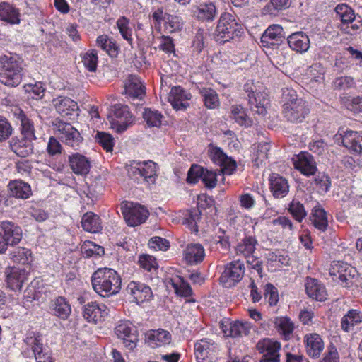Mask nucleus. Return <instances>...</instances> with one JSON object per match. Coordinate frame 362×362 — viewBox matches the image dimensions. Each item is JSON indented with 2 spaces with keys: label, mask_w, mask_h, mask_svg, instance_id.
I'll return each mask as SVG.
<instances>
[{
  "label": "nucleus",
  "mask_w": 362,
  "mask_h": 362,
  "mask_svg": "<svg viewBox=\"0 0 362 362\" xmlns=\"http://www.w3.org/2000/svg\"><path fill=\"white\" fill-rule=\"evenodd\" d=\"M93 290L103 298L116 295L122 288V278L113 269L104 267L97 269L91 276Z\"/></svg>",
  "instance_id": "obj_1"
},
{
  "label": "nucleus",
  "mask_w": 362,
  "mask_h": 362,
  "mask_svg": "<svg viewBox=\"0 0 362 362\" xmlns=\"http://www.w3.org/2000/svg\"><path fill=\"white\" fill-rule=\"evenodd\" d=\"M282 100L283 116L291 123L302 122L310 112L308 103L303 99L298 98L296 91L292 88L282 89Z\"/></svg>",
  "instance_id": "obj_2"
},
{
  "label": "nucleus",
  "mask_w": 362,
  "mask_h": 362,
  "mask_svg": "<svg viewBox=\"0 0 362 362\" xmlns=\"http://www.w3.org/2000/svg\"><path fill=\"white\" fill-rule=\"evenodd\" d=\"M244 34V27L240 19L235 15L223 13L214 33V39L220 44H224L235 38H240Z\"/></svg>",
  "instance_id": "obj_3"
},
{
  "label": "nucleus",
  "mask_w": 362,
  "mask_h": 362,
  "mask_svg": "<svg viewBox=\"0 0 362 362\" xmlns=\"http://www.w3.org/2000/svg\"><path fill=\"white\" fill-rule=\"evenodd\" d=\"M23 62L16 54L0 56V82L8 87H17L24 74Z\"/></svg>",
  "instance_id": "obj_4"
},
{
  "label": "nucleus",
  "mask_w": 362,
  "mask_h": 362,
  "mask_svg": "<svg viewBox=\"0 0 362 362\" xmlns=\"http://www.w3.org/2000/svg\"><path fill=\"white\" fill-rule=\"evenodd\" d=\"M127 171L130 179L137 183H155L157 177V164L152 160H133L127 165Z\"/></svg>",
  "instance_id": "obj_5"
},
{
  "label": "nucleus",
  "mask_w": 362,
  "mask_h": 362,
  "mask_svg": "<svg viewBox=\"0 0 362 362\" xmlns=\"http://www.w3.org/2000/svg\"><path fill=\"white\" fill-rule=\"evenodd\" d=\"M23 342L27 346V351H25V353L28 352V357L34 356L36 362H54L51 353L44 347L40 332L28 331Z\"/></svg>",
  "instance_id": "obj_6"
},
{
  "label": "nucleus",
  "mask_w": 362,
  "mask_h": 362,
  "mask_svg": "<svg viewBox=\"0 0 362 362\" xmlns=\"http://www.w3.org/2000/svg\"><path fill=\"white\" fill-rule=\"evenodd\" d=\"M108 119L112 129L117 133H122L133 124V115L127 105L121 103L111 107Z\"/></svg>",
  "instance_id": "obj_7"
},
{
  "label": "nucleus",
  "mask_w": 362,
  "mask_h": 362,
  "mask_svg": "<svg viewBox=\"0 0 362 362\" xmlns=\"http://www.w3.org/2000/svg\"><path fill=\"white\" fill-rule=\"evenodd\" d=\"M208 155L214 164L221 168L218 169L220 175L224 174L230 175L236 171V161L231 157L228 156L221 148L213 144H209L208 146Z\"/></svg>",
  "instance_id": "obj_8"
},
{
  "label": "nucleus",
  "mask_w": 362,
  "mask_h": 362,
  "mask_svg": "<svg viewBox=\"0 0 362 362\" xmlns=\"http://www.w3.org/2000/svg\"><path fill=\"white\" fill-rule=\"evenodd\" d=\"M334 142L341 144L350 151L356 154L362 153V132L340 127L334 136Z\"/></svg>",
  "instance_id": "obj_9"
},
{
  "label": "nucleus",
  "mask_w": 362,
  "mask_h": 362,
  "mask_svg": "<svg viewBox=\"0 0 362 362\" xmlns=\"http://www.w3.org/2000/svg\"><path fill=\"white\" fill-rule=\"evenodd\" d=\"M115 333L127 350L133 351L137 346L139 332L129 320L120 321L115 328Z\"/></svg>",
  "instance_id": "obj_10"
},
{
  "label": "nucleus",
  "mask_w": 362,
  "mask_h": 362,
  "mask_svg": "<svg viewBox=\"0 0 362 362\" xmlns=\"http://www.w3.org/2000/svg\"><path fill=\"white\" fill-rule=\"evenodd\" d=\"M121 211L129 226H136L144 223L149 216L146 208L133 202L122 203Z\"/></svg>",
  "instance_id": "obj_11"
},
{
  "label": "nucleus",
  "mask_w": 362,
  "mask_h": 362,
  "mask_svg": "<svg viewBox=\"0 0 362 362\" xmlns=\"http://www.w3.org/2000/svg\"><path fill=\"white\" fill-rule=\"evenodd\" d=\"M57 135L62 142L74 148H77L83 139L80 132L70 123L59 120L54 124Z\"/></svg>",
  "instance_id": "obj_12"
},
{
  "label": "nucleus",
  "mask_w": 362,
  "mask_h": 362,
  "mask_svg": "<svg viewBox=\"0 0 362 362\" xmlns=\"http://www.w3.org/2000/svg\"><path fill=\"white\" fill-rule=\"evenodd\" d=\"M244 274V263L240 260L233 261L224 266L220 279L225 287H232L242 280Z\"/></svg>",
  "instance_id": "obj_13"
},
{
  "label": "nucleus",
  "mask_w": 362,
  "mask_h": 362,
  "mask_svg": "<svg viewBox=\"0 0 362 362\" xmlns=\"http://www.w3.org/2000/svg\"><path fill=\"white\" fill-rule=\"evenodd\" d=\"M219 351L218 344L212 339L204 338L194 344V355L197 362L211 361Z\"/></svg>",
  "instance_id": "obj_14"
},
{
  "label": "nucleus",
  "mask_w": 362,
  "mask_h": 362,
  "mask_svg": "<svg viewBox=\"0 0 362 362\" xmlns=\"http://www.w3.org/2000/svg\"><path fill=\"white\" fill-rule=\"evenodd\" d=\"M257 349L262 356L259 362H279L281 344L277 341L271 339H263L259 340L257 345Z\"/></svg>",
  "instance_id": "obj_15"
},
{
  "label": "nucleus",
  "mask_w": 362,
  "mask_h": 362,
  "mask_svg": "<svg viewBox=\"0 0 362 362\" xmlns=\"http://www.w3.org/2000/svg\"><path fill=\"white\" fill-rule=\"evenodd\" d=\"M126 291L138 305L149 302L153 298L151 288L140 281H130L126 288Z\"/></svg>",
  "instance_id": "obj_16"
},
{
  "label": "nucleus",
  "mask_w": 362,
  "mask_h": 362,
  "mask_svg": "<svg viewBox=\"0 0 362 362\" xmlns=\"http://www.w3.org/2000/svg\"><path fill=\"white\" fill-rule=\"evenodd\" d=\"M283 28L278 24L269 25L262 35L260 42L262 47L276 49L285 39Z\"/></svg>",
  "instance_id": "obj_17"
},
{
  "label": "nucleus",
  "mask_w": 362,
  "mask_h": 362,
  "mask_svg": "<svg viewBox=\"0 0 362 362\" xmlns=\"http://www.w3.org/2000/svg\"><path fill=\"white\" fill-rule=\"evenodd\" d=\"M7 286L12 291H21L23 284L28 281L29 272L25 269L8 267L5 271Z\"/></svg>",
  "instance_id": "obj_18"
},
{
  "label": "nucleus",
  "mask_w": 362,
  "mask_h": 362,
  "mask_svg": "<svg viewBox=\"0 0 362 362\" xmlns=\"http://www.w3.org/2000/svg\"><path fill=\"white\" fill-rule=\"evenodd\" d=\"M57 112L62 117L75 119L79 115V107L76 102L69 97L59 96L52 100Z\"/></svg>",
  "instance_id": "obj_19"
},
{
  "label": "nucleus",
  "mask_w": 362,
  "mask_h": 362,
  "mask_svg": "<svg viewBox=\"0 0 362 362\" xmlns=\"http://www.w3.org/2000/svg\"><path fill=\"white\" fill-rule=\"evenodd\" d=\"M352 272H356L354 268L340 261L334 262L329 271L330 275L337 278L344 286H349L351 278L354 276Z\"/></svg>",
  "instance_id": "obj_20"
},
{
  "label": "nucleus",
  "mask_w": 362,
  "mask_h": 362,
  "mask_svg": "<svg viewBox=\"0 0 362 362\" xmlns=\"http://www.w3.org/2000/svg\"><path fill=\"white\" fill-rule=\"evenodd\" d=\"M293 160L294 168L304 175H315L317 168L313 157L309 153L302 152Z\"/></svg>",
  "instance_id": "obj_21"
},
{
  "label": "nucleus",
  "mask_w": 362,
  "mask_h": 362,
  "mask_svg": "<svg viewBox=\"0 0 362 362\" xmlns=\"http://www.w3.org/2000/svg\"><path fill=\"white\" fill-rule=\"evenodd\" d=\"M107 306L99 304L96 301H91L83 306V316L89 322L97 323L104 320L107 315Z\"/></svg>",
  "instance_id": "obj_22"
},
{
  "label": "nucleus",
  "mask_w": 362,
  "mask_h": 362,
  "mask_svg": "<svg viewBox=\"0 0 362 362\" xmlns=\"http://www.w3.org/2000/svg\"><path fill=\"white\" fill-rule=\"evenodd\" d=\"M192 98L191 94L180 86L171 88L168 100L176 110H182L189 106L188 100Z\"/></svg>",
  "instance_id": "obj_23"
},
{
  "label": "nucleus",
  "mask_w": 362,
  "mask_h": 362,
  "mask_svg": "<svg viewBox=\"0 0 362 362\" xmlns=\"http://www.w3.org/2000/svg\"><path fill=\"white\" fill-rule=\"evenodd\" d=\"M307 354L313 358H319L325 348L321 336L316 333H308L303 337Z\"/></svg>",
  "instance_id": "obj_24"
},
{
  "label": "nucleus",
  "mask_w": 362,
  "mask_h": 362,
  "mask_svg": "<svg viewBox=\"0 0 362 362\" xmlns=\"http://www.w3.org/2000/svg\"><path fill=\"white\" fill-rule=\"evenodd\" d=\"M33 140L16 136L9 141L11 151L21 158H26L33 153Z\"/></svg>",
  "instance_id": "obj_25"
},
{
  "label": "nucleus",
  "mask_w": 362,
  "mask_h": 362,
  "mask_svg": "<svg viewBox=\"0 0 362 362\" xmlns=\"http://www.w3.org/2000/svg\"><path fill=\"white\" fill-rule=\"evenodd\" d=\"M269 189L274 198L281 199L285 197L289 192L288 180L283 176L272 173L270 175Z\"/></svg>",
  "instance_id": "obj_26"
},
{
  "label": "nucleus",
  "mask_w": 362,
  "mask_h": 362,
  "mask_svg": "<svg viewBox=\"0 0 362 362\" xmlns=\"http://www.w3.org/2000/svg\"><path fill=\"white\" fill-rule=\"evenodd\" d=\"M183 255L189 264L197 265L202 263L206 257L205 249L200 243H190L183 250Z\"/></svg>",
  "instance_id": "obj_27"
},
{
  "label": "nucleus",
  "mask_w": 362,
  "mask_h": 362,
  "mask_svg": "<svg viewBox=\"0 0 362 362\" xmlns=\"http://www.w3.org/2000/svg\"><path fill=\"white\" fill-rule=\"evenodd\" d=\"M0 228L3 230L2 236L8 242V245L18 244L22 239V230L16 223L8 221H0Z\"/></svg>",
  "instance_id": "obj_28"
},
{
  "label": "nucleus",
  "mask_w": 362,
  "mask_h": 362,
  "mask_svg": "<svg viewBox=\"0 0 362 362\" xmlns=\"http://www.w3.org/2000/svg\"><path fill=\"white\" fill-rule=\"evenodd\" d=\"M146 341L153 348L160 347L171 343V334L163 329H151L146 334Z\"/></svg>",
  "instance_id": "obj_29"
},
{
  "label": "nucleus",
  "mask_w": 362,
  "mask_h": 362,
  "mask_svg": "<svg viewBox=\"0 0 362 362\" xmlns=\"http://www.w3.org/2000/svg\"><path fill=\"white\" fill-rule=\"evenodd\" d=\"M0 21L9 25H18L21 23L19 8L7 1L0 2Z\"/></svg>",
  "instance_id": "obj_30"
},
{
  "label": "nucleus",
  "mask_w": 362,
  "mask_h": 362,
  "mask_svg": "<svg viewBox=\"0 0 362 362\" xmlns=\"http://www.w3.org/2000/svg\"><path fill=\"white\" fill-rule=\"evenodd\" d=\"M145 87L136 75H129L124 84L125 94L132 99L141 100L145 95Z\"/></svg>",
  "instance_id": "obj_31"
},
{
  "label": "nucleus",
  "mask_w": 362,
  "mask_h": 362,
  "mask_svg": "<svg viewBox=\"0 0 362 362\" xmlns=\"http://www.w3.org/2000/svg\"><path fill=\"white\" fill-rule=\"evenodd\" d=\"M289 47L297 53H305L310 47V39L306 33L298 31L291 34L287 37Z\"/></svg>",
  "instance_id": "obj_32"
},
{
  "label": "nucleus",
  "mask_w": 362,
  "mask_h": 362,
  "mask_svg": "<svg viewBox=\"0 0 362 362\" xmlns=\"http://www.w3.org/2000/svg\"><path fill=\"white\" fill-rule=\"evenodd\" d=\"M197 89L205 107L214 110L220 107L219 96L214 89L203 84L198 86Z\"/></svg>",
  "instance_id": "obj_33"
},
{
  "label": "nucleus",
  "mask_w": 362,
  "mask_h": 362,
  "mask_svg": "<svg viewBox=\"0 0 362 362\" xmlns=\"http://www.w3.org/2000/svg\"><path fill=\"white\" fill-rule=\"evenodd\" d=\"M309 218L312 225L319 231L325 232L327 230V213L318 202L313 207Z\"/></svg>",
  "instance_id": "obj_34"
},
{
  "label": "nucleus",
  "mask_w": 362,
  "mask_h": 362,
  "mask_svg": "<svg viewBox=\"0 0 362 362\" xmlns=\"http://www.w3.org/2000/svg\"><path fill=\"white\" fill-rule=\"evenodd\" d=\"M305 291L308 296L317 301L327 299V291L325 286L317 279L307 277L305 282Z\"/></svg>",
  "instance_id": "obj_35"
},
{
  "label": "nucleus",
  "mask_w": 362,
  "mask_h": 362,
  "mask_svg": "<svg viewBox=\"0 0 362 362\" xmlns=\"http://www.w3.org/2000/svg\"><path fill=\"white\" fill-rule=\"evenodd\" d=\"M69 165L74 173L76 175H86L90 169V163L85 156L75 153L69 156Z\"/></svg>",
  "instance_id": "obj_36"
},
{
  "label": "nucleus",
  "mask_w": 362,
  "mask_h": 362,
  "mask_svg": "<svg viewBox=\"0 0 362 362\" xmlns=\"http://www.w3.org/2000/svg\"><path fill=\"white\" fill-rule=\"evenodd\" d=\"M250 110L254 114L264 116L267 114V105L269 99L264 93L260 91L255 92L253 95L250 96L247 99Z\"/></svg>",
  "instance_id": "obj_37"
},
{
  "label": "nucleus",
  "mask_w": 362,
  "mask_h": 362,
  "mask_svg": "<svg viewBox=\"0 0 362 362\" xmlns=\"http://www.w3.org/2000/svg\"><path fill=\"white\" fill-rule=\"evenodd\" d=\"M194 16L202 22H211L217 15V9L212 2L200 4L194 10Z\"/></svg>",
  "instance_id": "obj_38"
},
{
  "label": "nucleus",
  "mask_w": 362,
  "mask_h": 362,
  "mask_svg": "<svg viewBox=\"0 0 362 362\" xmlns=\"http://www.w3.org/2000/svg\"><path fill=\"white\" fill-rule=\"evenodd\" d=\"M11 196L22 199H26L32 194L30 185L22 180L11 181L8 185Z\"/></svg>",
  "instance_id": "obj_39"
},
{
  "label": "nucleus",
  "mask_w": 362,
  "mask_h": 362,
  "mask_svg": "<svg viewBox=\"0 0 362 362\" xmlns=\"http://www.w3.org/2000/svg\"><path fill=\"white\" fill-rule=\"evenodd\" d=\"M9 259L15 264L29 265L33 262V253L30 249L23 247L13 248L9 252Z\"/></svg>",
  "instance_id": "obj_40"
},
{
  "label": "nucleus",
  "mask_w": 362,
  "mask_h": 362,
  "mask_svg": "<svg viewBox=\"0 0 362 362\" xmlns=\"http://www.w3.org/2000/svg\"><path fill=\"white\" fill-rule=\"evenodd\" d=\"M362 322V313L356 309L349 310L341 320V327L346 332L354 330V327Z\"/></svg>",
  "instance_id": "obj_41"
},
{
  "label": "nucleus",
  "mask_w": 362,
  "mask_h": 362,
  "mask_svg": "<svg viewBox=\"0 0 362 362\" xmlns=\"http://www.w3.org/2000/svg\"><path fill=\"white\" fill-rule=\"evenodd\" d=\"M81 226L84 230L91 233H98L103 228L100 217L91 211L86 212L83 214L81 220Z\"/></svg>",
  "instance_id": "obj_42"
},
{
  "label": "nucleus",
  "mask_w": 362,
  "mask_h": 362,
  "mask_svg": "<svg viewBox=\"0 0 362 362\" xmlns=\"http://www.w3.org/2000/svg\"><path fill=\"white\" fill-rule=\"evenodd\" d=\"M96 45L98 47L105 51L112 58L117 57L120 51L119 46L117 45L112 38H110L107 35H99L96 40Z\"/></svg>",
  "instance_id": "obj_43"
},
{
  "label": "nucleus",
  "mask_w": 362,
  "mask_h": 362,
  "mask_svg": "<svg viewBox=\"0 0 362 362\" xmlns=\"http://www.w3.org/2000/svg\"><path fill=\"white\" fill-rule=\"evenodd\" d=\"M273 323L279 333L284 336L285 339H289L293 330L294 324L287 316L275 317Z\"/></svg>",
  "instance_id": "obj_44"
},
{
  "label": "nucleus",
  "mask_w": 362,
  "mask_h": 362,
  "mask_svg": "<svg viewBox=\"0 0 362 362\" xmlns=\"http://www.w3.org/2000/svg\"><path fill=\"white\" fill-rule=\"evenodd\" d=\"M52 306L54 315L62 320H66L71 313L69 302L63 296L57 297L53 301Z\"/></svg>",
  "instance_id": "obj_45"
},
{
  "label": "nucleus",
  "mask_w": 362,
  "mask_h": 362,
  "mask_svg": "<svg viewBox=\"0 0 362 362\" xmlns=\"http://www.w3.org/2000/svg\"><path fill=\"white\" fill-rule=\"evenodd\" d=\"M18 118L21 121L20 136L33 141L35 140V129L33 122L23 111H21Z\"/></svg>",
  "instance_id": "obj_46"
},
{
  "label": "nucleus",
  "mask_w": 362,
  "mask_h": 362,
  "mask_svg": "<svg viewBox=\"0 0 362 362\" xmlns=\"http://www.w3.org/2000/svg\"><path fill=\"white\" fill-rule=\"evenodd\" d=\"M170 284L177 296L187 298L191 296L193 293L189 284L183 277L177 276L170 279Z\"/></svg>",
  "instance_id": "obj_47"
},
{
  "label": "nucleus",
  "mask_w": 362,
  "mask_h": 362,
  "mask_svg": "<svg viewBox=\"0 0 362 362\" xmlns=\"http://www.w3.org/2000/svg\"><path fill=\"white\" fill-rule=\"evenodd\" d=\"M257 240L254 236H246L237 245L236 253L248 257L255 252Z\"/></svg>",
  "instance_id": "obj_48"
},
{
  "label": "nucleus",
  "mask_w": 362,
  "mask_h": 362,
  "mask_svg": "<svg viewBox=\"0 0 362 362\" xmlns=\"http://www.w3.org/2000/svg\"><path fill=\"white\" fill-rule=\"evenodd\" d=\"M291 4V0H270L262 8V13L276 16L279 11L288 8Z\"/></svg>",
  "instance_id": "obj_49"
},
{
  "label": "nucleus",
  "mask_w": 362,
  "mask_h": 362,
  "mask_svg": "<svg viewBox=\"0 0 362 362\" xmlns=\"http://www.w3.org/2000/svg\"><path fill=\"white\" fill-rule=\"evenodd\" d=\"M231 115L235 122L240 126L250 127L253 124L252 119L247 115L245 108L240 105L232 106Z\"/></svg>",
  "instance_id": "obj_50"
},
{
  "label": "nucleus",
  "mask_w": 362,
  "mask_h": 362,
  "mask_svg": "<svg viewBox=\"0 0 362 362\" xmlns=\"http://www.w3.org/2000/svg\"><path fill=\"white\" fill-rule=\"evenodd\" d=\"M334 11L343 24L353 23L355 20L354 11L346 4H338L335 7Z\"/></svg>",
  "instance_id": "obj_51"
},
{
  "label": "nucleus",
  "mask_w": 362,
  "mask_h": 362,
  "mask_svg": "<svg viewBox=\"0 0 362 362\" xmlns=\"http://www.w3.org/2000/svg\"><path fill=\"white\" fill-rule=\"evenodd\" d=\"M250 325L247 322H243L240 321H235L230 324V328L228 329L229 333L227 334L226 331L223 332L229 337H238L242 336H247L249 334L250 331Z\"/></svg>",
  "instance_id": "obj_52"
},
{
  "label": "nucleus",
  "mask_w": 362,
  "mask_h": 362,
  "mask_svg": "<svg viewBox=\"0 0 362 362\" xmlns=\"http://www.w3.org/2000/svg\"><path fill=\"white\" fill-rule=\"evenodd\" d=\"M288 210L292 217L298 223H301L307 216L304 205L298 199H293L288 204Z\"/></svg>",
  "instance_id": "obj_53"
},
{
  "label": "nucleus",
  "mask_w": 362,
  "mask_h": 362,
  "mask_svg": "<svg viewBox=\"0 0 362 362\" xmlns=\"http://www.w3.org/2000/svg\"><path fill=\"white\" fill-rule=\"evenodd\" d=\"M81 253L82 255L86 258L91 257L101 256L104 255V248L95 243L86 240L81 245Z\"/></svg>",
  "instance_id": "obj_54"
},
{
  "label": "nucleus",
  "mask_w": 362,
  "mask_h": 362,
  "mask_svg": "<svg viewBox=\"0 0 362 362\" xmlns=\"http://www.w3.org/2000/svg\"><path fill=\"white\" fill-rule=\"evenodd\" d=\"M263 296L269 306H276L279 300V291L271 283H267L263 286Z\"/></svg>",
  "instance_id": "obj_55"
},
{
  "label": "nucleus",
  "mask_w": 362,
  "mask_h": 362,
  "mask_svg": "<svg viewBox=\"0 0 362 362\" xmlns=\"http://www.w3.org/2000/svg\"><path fill=\"white\" fill-rule=\"evenodd\" d=\"M117 26L122 37L126 40L133 48V39L132 37V29L129 27V20L125 16H121L117 21Z\"/></svg>",
  "instance_id": "obj_56"
},
{
  "label": "nucleus",
  "mask_w": 362,
  "mask_h": 362,
  "mask_svg": "<svg viewBox=\"0 0 362 362\" xmlns=\"http://www.w3.org/2000/svg\"><path fill=\"white\" fill-rule=\"evenodd\" d=\"M311 185H314L320 193H326L331 187V180L328 175L318 173L313 178Z\"/></svg>",
  "instance_id": "obj_57"
},
{
  "label": "nucleus",
  "mask_w": 362,
  "mask_h": 362,
  "mask_svg": "<svg viewBox=\"0 0 362 362\" xmlns=\"http://www.w3.org/2000/svg\"><path fill=\"white\" fill-rule=\"evenodd\" d=\"M98 52L95 49H90L82 55L83 66L90 72H94L98 66Z\"/></svg>",
  "instance_id": "obj_58"
},
{
  "label": "nucleus",
  "mask_w": 362,
  "mask_h": 362,
  "mask_svg": "<svg viewBox=\"0 0 362 362\" xmlns=\"http://www.w3.org/2000/svg\"><path fill=\"white\" fill-rule=\"evenodd\" d=\"M344 104L346 109L354 114L362 112V94L361 95L345 97Z\"/></svg>",
  "instance_id": "obj_59"
},
{
  "label": "nucleus",
  "mask_w": 362,
  "mask_h": 362,
  "mask_svg": "<svg viewBox=\"0 0 362 362\" xmlns=\"http://www.w3.org/2000/svg\"><path fill=\"white\" fill-rule=\"evenodd\" d=\"M143 117L149 127H158L161 124L163 115L158 110L147 108L144 110Z\"/></svg>",
  "instance_id": "obj_60"
},
{
  "label": "nucleus",
  "mask_w": 362,
  "mask_h": 362,
  "mask_svg": "<svg viewBox=\"0 0 362 362\" xmlns=\"http://www.w3.org/2000/svg\"><path fill=\"white\" fill-rule=\"evenodd\" d=\"M270 149V144L267 142L259 143L257 146L256 152L253 156L255 165L259 166L264 160L267 158V154Z\"/></svg>",
  "instance_id": "obj_61"
},
{
  "label": "nucleus",
  "mask_w": 362,
  "mask_h": 362,
  "mask_svg": "<svg viewBox=\"0 0 362 362\" xmlns=\"http://www.w3.org/2000/svg\"><path fill=\"white\" fill-rule=\"evenodd\" d=\"M96 141L107 151H112L114 146V138L105 132L98 131L95 135Z\"/></svg>",
  "instance_id": "obj_62"
},
{
  "label": "nucleus",
  "mask_w": 362,
  "mask_h": 362,
  "mask_svg": "<svg viewBox=\"0 0 362 362\" xmlns=\"http://www.w3.org/2000/svg\"><path fill=\"white\" fill-rule=\"evenodd\" d=\"M204 172V168L197 164L192 165L187 172V182L192 185L197 183L199 180H202Z\"/></svg>",
  "instance_id": "obj_63"
},
{
  "label": "nucleus",
  "mask_w": 362,
  "mask_h": 362,
  "mask_svg": "<svg viewBox=\"0 0 362 362\" xmlns=\"http://www.w3.org/2000/svg\"><path fill=\"white\" fill-rule=\"evenodd\" d=\"M218 175H220L218 169L216 170H209L204 168V172L202 177V181L207 189H214L217 184Z\"/></svg>",
  "instance_id": "obj_64"
}]
</instances>
